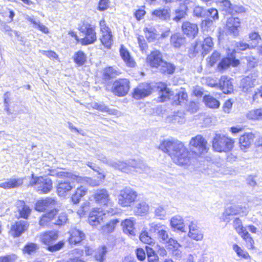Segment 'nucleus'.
<instances>
[{
	"mask_svg": "<svg viewBox=\"0 0 262 262\" xmlns=\"http://www.w3.org/2000/svg\"><path fill=\"white\" fill-rule=\"evenodd\" d=\"M185 120L184 115L182 112H177L166 118V121L168 123L182 124L184 123Z\"/></svg>",
	"mask_w": 262,
	"mask_h": 262,
	"instance_id": "obj_32",
	"label": "nucleus"
},
{
	"mask_svg": "<svg viewBox=\"0 0 262 262\" xmlns=\"http://www.w3.org/2000/svg\"><path fill=\"white\" fill-rule=\"evenodd\" d=\"M30 185L35 187L39 193H47L53 188V183L51 179L47 177H34L32 174Z\"/></svg>",
	"mask_w": 262,
	"mask_h": 262,
	"instance_id": "obj_4",
	"label": "nucleus"
},
{
	"mask_svg": "<svg viewBox=\"0 0 262 262\" xmlns=\"http://www.w3.org/2000/svg\"><path fill=\"white\" fill-rule=\"evenodd\" d=\"M246 117L250 120H261L262 107L249 111L246 114Z\"/></svg>",
	"mask_w": 262,
	"mask_h": 262,
	"instance_id": "obj_45",
	"label": "nucleus"
},
{
	"mask_svg": "<svg viewBox=\"0 0 262 262\" xmlns=\"http://www.w3.org/2000/svg\"><path fill=\"white\" fill-rule=\"evenodd\" d=\"M250 40L252 42L251 43L252 48H255L261 40V37L259 34L256 32H252L249 34Z\"/></svg>",
	"mask_w": 262,
	"mask_h": 262,
	"instance_id": "obj_53",
	"label": "nucleus"
},
{
	"mask_svg": "<svg viewBox=\"0 0 262 262\" xmlns=\"http://www.w3.org/2000/svg\"><path fill=\"white\" fill-rule=\"evenodd\" d=\"M222 4L225 7V10L230 14H233L234 11L235 12H241L243 11V8L238 7L237 6H235L233 10V9L231 8L230 2L228 0H224L222 2Z\"/></svg>",
	"mask_w": 262,
	"mask_h": 262,
	"instance_id": "obj_47",
	"label": "nucleus"
},
{
	"mask_svg": "<svg viewBox=\"0 0 262 262\" xmlns=\"http://www.w3.org/2000/svg\"><path fill=\"white\" fill-rule=\"evenodd\" d=\"M129 165H131V169L134 168L140 173L147 172L149 170V167L141 160H130Z\"/></svg>",
	"mask_w": 262,
	"mask_h": 262,
	"instance_id": "obj_28",
	"label": "nucleus"
},
{
	"mask_svg": "<svg viewBox=\"0 0 262 262\" xmlns=\"http://www.w3.org/2000/svg\"><path fill=\"white\" fill-rule=\"evenodd\" d=\"M145 36L149 41H153L159 37L156 29L152 27L146 28L144 29Z\"/></svg>",
	"mask_w": 262,
	"mask_h": 262,
	"instance_id": "obj_44",
	"label": "nucleus"
},
{
	"mask_svg": "<svg viewBox=\"0 0 262 262\" xmlns=\"http://www.w3.org/2000/svg\"><path fill=\"white\" fill-rule=\"evenodd\" d=\"M28 224L26 221H20L12 225L10 230L11 234L14 237L19 236L28 228Z\"/></svg>",
	"mask_w": 262,
	"mask_h": 262,
	"instance_id": "obj_17",
	"label": "nucleus"
},
{
	"mask_svg": "<svg viewBox=\"0 0 262 262\" xmlns=\"http://www.w3.org/2000/svg\"><path fill=\"white\" fill-rule=\"evenodd\" d=\"M151 93V88L148 83H141L135 89L133 95L136 99H140Z\"/></svg>",
	"mask_w": 262,
	"mask_h": 262,
	"instance_id": "obj_10",
	"label": "nucleus"
},
{
	"mask_svg": "<svg viewBox=\"0 0 262 262\" xmlns=\"http://www.w3.org/2000/svg\"><path fill=\"white\" fill-rule=\"evenodd\" d=\"M255 136L252 133H248L241 136L239 139V145L240 149L246 151L250 147L253 142Z\"/></svg>",
	"mask_w": 262,
	"mask_h": 262,
	"instance_id": "obj_14",
	"label": "nucleus"
},
{
	"mask_svg": "<svg viewBox=\"0 0 262 262\" xmlns=\"http://www.w3.org/2000/svg\"><path fill=\"white\" fill-rule=\"evenodd\" d=\"M84 37L81 38L80 42L82 45H88L94 43L97 39L95 30H92L83 34Z\"/></svg>",
	"mask_w": 262,
	"mask_h": 262,
	"instance_id": "obj_30",
	"label": "nucleus"
},
{
	"mask_svg": "<svg viewBox=\"0 0 262 262\" xmlns=\"http://www.w3.org/2000/svg\"><path fill=\"white\" fill-rule=\"evenodd\" d=\"M24 179L21 178H11L0 184V187L5 189L16 188L21 186Z\"/></svg>",
	"mask_w": 262,
	"mask_h": 262,
	"instance_id": "obj_26",
	"label": "nucleus"
},
{
	"mask_svg": "<svg viewBox=\"0 0 262 262\" xmlns=\"http://www.w3.org/2000/svg\"><path fill=\"white\" fill-rule=\"evenodd\" d=\"M213 47V42L212 38L210 36H206L204 38L203 42L196 40L193 47V50L195 53H200L204 56L212 49Z\"/></svg>",
	"mask_w": 262,
	"mask_h": 262,
	"instance_id": "obj_8",
	"label": "nucleus"
},
{
	"mask_svg": "<svg viewBox=\"0 0 262 262\" xmlns=\"http://www.w3.org/2000/svg\"><path fill=\"white\" fill-rule=\"evenodd\" d=\"M99 26L101 33V36L112 35L110 29L106 26L105 21L104 19H102L100 21Z\"/></svg>",
	"mask_w": 262,
	"mask_h": 262,
	"instance_id": "obj_54",
	"label": "nucleus"
},
{
	"mask_svg": "<svg viewBox=\"0 0 262 262\" xmlns=\"http://www.w3.org/2000/svg\"><path fill=\"white\" fill-rule=\"evenodd\" d=\"M159 148L167 154L172 161L178 165H187L190 163L189 151L181 141L165 140L161 142Z\"/></svg>",
	"mask_w": 262,
	"mask_h": 262,
	"instance_id": "obj_1",
	"label": "nucleus"
},
{
	"mask_svg": "<svg viewBox=\"0 0 262 262\" xmlns=\"http://www.w3.org/2000/svg\"><path fill=\"white\" fill-rule=\"evenodd\" d=\"M79 31L83 34L95 30V27L86 21H82L78 25Z\"/></svg>",
	"mask_w": 262,
	"mask_h": 262,
	"instance_id": "obj_48",
	"label": "nucleus"
},
{
	"mask_svg": "<svg viewBox=\"0 0 262 262\" xmlns=\"http://www.w3.org/2000/svg\"><path fill=\"white\" fill-rule=\"evenodd\" d=\"M137 193L130 187H125L120 191L118 196V203L123 207L130 206L136 199Z\"/></svg>",
	"mask_w": 262,
	"mask_h": 262,
	"instance_id": "obj_6",
	"label": "nucleus"
},
{
	"mask_svg": "<svg viewBox=\"0 0 262 262\" xmlns=\"http://www.w3.org/2000/svg\"><path fill=\"white\" fill-rule=\"evenodd\" d=\"M182 31L187 37L194 38L198 34L199 28L196 24L186 21L182 25Z\"/></svg>",
	"mask_w": 262,
	"mask_h": 262,
	"instance_id": "obj_11",
	"label": "nucleus"
},
{
	"mask_svg": "<svg viewBox=\"0 0 262 262\" xmlns=\"http://www.w3.org/2000/svg\"><path fill=\"white\" fill-rule=\"evenodd\" d=\"M130 89V82L126 78H120L115 80L113 84L112 92L116 96H125Z\"/></svg>",
	"mask_w": 262,
	"mask_h": 262,
	"instance_id": "obj_7",
	"label": "nucleus"
},
{
	"mask_svg": "<svg viewBox=\"0 0 262 262\" xmlns=\"http://www.w3.org/2000/svg\"><path fill=\"white\" fill-rule=\"evenodd\" d=\"M205 16L212 18L214 20L219 19L218 11L216 9L210 8L206 11Z\"/></svg>",
	"mask_w": 262,
	"mask_h": 262,
	"instance_id": "obj_63",
	"label": "nucleus"
},
{
	"mask_svg": "<svg viewBox=\"0 0 262 262\" xmlns=\"http://www.w3.org/2000/svg\"><path fill=\"white\" fill-rule=\"evenodd\" d=\"M220 87L225 94L231 93L233 91V85L231 79L225 76H223L220 80Z\"/></svg>",
	"mask_w": 262,
	"mask_h": 262,
	"instance_id": "obj_25",
	"label": "nucleus"
},
{
	"mask_svg": "<svg viewBox=\"0 0 262 262\" xmlns=\"http://www.w3.org/2000/svg\"><path fill=\"white\" fill-rule=\"evenodd\" d=\"M38 249V246L34 243L28 244L24 249V252L29 254H31L36 252Z\"/></svg>",
	"mask_w": 262,
	"mask_h": 262,
	"instance_id": "obj_59",
	"label": "nucleus"
},
{
	"mask_svg": "<svg viewBox=\"0 0 262 262\" xmlns=\"http://www.w3.org/2000/svg\"><path fill=\"white\" fill-rule=\"evenodd\" d=\"M55 204V200L51 198H46L43 200L37 201L35 206V209L38 211H43L49 207H53Z\"/></svg>",
	"mask_w": 262,
	"mask_h": 262,
	"instance_id": "obj_23",
	"label": "nucleus"
},
{
	"mask_svg": "<svg viewBox=\"0 0 262 262\" xmlns=\"http://www.w3.org/2000/svg\"><path fill=\"white\" fill-rule=\"evenodd\" d=\"M87 192V189L82 186H81L79 187H78L75 191V193L72 196L71 199L72 200V202L74 204L78 203L81 198Z\"/></svg>",
	"mask_w": 262,
	"mask_h": 262,
	"instance_id": "obj_38",
	"label": "nucleus"
},
{
	"mask_svg": "<svg viewBox=\"0 0 262 262\" xmlns=\"http://www.w3.org/2000/svg\"><path fill=\"white\" fill-rule=\"evenodd\" d=\"M160 101L163 102L170 99L171 92L167 87L164 85L163 88L159 92Z\"/></svg>",
	"mask_w": 262,
	"mask_h": 262,
	"instance_id": "obj_49",
	"label": "nucleus"
},
{
	"mask_svg": "<svg viewBox=\"0 0 262 262\" xmlns=\"http://www.w3.org/2000/svg\"><path fill=\"white\" fill-rule=\"evenodd\" d=\"M189 144L193 151L198 156H201L208 151L207 141L200 135L192 137Z\"/></svg>",
	"mask_w": 262,
	"mask_h": 262,
	"instance_id": "obj_5",
	"label": "nucleus"
},
{
	"mask_svg": "<svg viewBox=\"0 0 262 262\" xmlns=\"http://www.w3.org/2000/svg\"><path fill=\"white\" fill-rule=\"evenodd\" d=\"M189 229L188 233L189 237L196 241H201L203 239V233L199 230L198 227L193 221H191L189 225Z\"/></svg>",
	"mask_w": 262,
	"mask_h": 262,
	"instance_id": "obj_20",
	"label": "nucleus"
},
{
	"mask_svg": "<svg viewBox=\"0 0 262 262\" xmlns=\"http://www.w3.org/2000/svg\"><path fill=\"white\" fill-rule=\"evenodd\" d=\"M239 214V205L237 206H231L228 207L225 210L223 216L224 218L223 220L225 221L228 222V219L227 216L230 215H234Z\"/></svg>",
	"mask_w": 262,
	"mask_h": 262,
	"instance_id": "obj_43",
	"label": "nucleus"
},
{
	"mask_svg": "<svg viewBox=\"0 0 262 262\" xmlns=\"http://www.w3.org/2000/svg\"><path fill=\"white\" fill-rule=\"evenodd\" d=\"M257 75L255 73H253L244 78L241 82V86L243 91L245 92H247L251 88L254 87L257 83Z\"/></svg>",
	"mask_w": 262,
	"mask_h": 262,
	"instance_id": "obj_13",
	"label": "nucleus"
},
{
	"mask_svg": "<svg viewBox=\"0 0 262 262\" xmlns=\"http://www.w3.org/2000/svg\"><path fill=\"white\" fill-rule=\"evenodd\" d=\"M70 236L69 238V244L71 245H76L81 242L84 238L85 235L82 231L73 228L69 231Z\"/></svg>",
	"mask_w": 262,
	"mask_h": 262,
	"instance_id": "obj_19",
	"label": "nucleus"
},
{
	"mask_svg": "<svg viewBox=\"0 0 262 262\" xmlns=\"http://www.w3.org/2000/svg\"><path fill=\"white\" fill-rule=\"evenodd\" d=\"M100 40L102 44L107 49L111 48L113 41L112 35L101 36Z\"/></svg>",
	"mask_w": 262,
	"mask_h": 262,
	"instance_id": "obj_56",
	"label": "nucleus"
},
{
	"mask_svg": "<svg viewBox=\"0 0 262 262\" xmlns=\"http://www.w3.org/2000/svg\"><path fill=\"white\" fill-rule=\"evenodd\" d=\"M155 215L160 220H164L166 216V210L162 206H158L155 210Z\"/></svg>",
	"mask_w": 262,
	"mask_h": 262,
	"instance_id": "obj_61",
	"label": "nucleus"
},
{
	"mask_svg": "<svg viewBox=\"0 0 262 262\" xmlns=\"http://www.w3.org/2000/svg\"><path fill=\"white\" fill-rule=\"evenodd\" d=\"M103 73L105 78H110L118 75L121 73L117 68L108 67L104 70Z\"/></svg>",
	"mask_w": 262,
	"mask_h": 262,
	"instance_id": "obj_50",
	"label": "nucleus"
},
{
	"mask_svg": "<svg viewBox=\"0 0 262 262\" xmlns=\"http://www.w3.org/2000/svg\"><path fill=\"white\" fill-rule=\"evenodd\" d=\"M119 222L117 219H114L108 222L105 225L101 227V230L104 233H110L113 232L116 225Z\"/></svg>",
	"mask_w": 262,
	"mask_h": 262,
	"instance_id": "obj_41",
	"label": "nucleus"
},
{
	"mask_svg": "<svg viewBox=\"0 0 262 262\" xmlns=\"http://www.w3.org/2000/svg\"><path fill=\"white\" fill-rule=\"evenodd\" d=\"M92 107L93 108L98 110L102 112H106L109 114L111 115H116L117 114V111L115 110H111L107 106H106L103 103H94L91 105Z\"/></svg>",
	"mask_w": 262,
	"mask_h": 262,
	"instance_id": "obj_40",
	"label": "nucleus"
},
{
	"mask_svg": "<svg viewBox=\"0 0 262 262\" xmlns=\"http://www.w3.org/2000/svg\"><path fill=\"white\" fill-rule=\"evenodd\" d=\"M160 67V71L163 73L172 74L175 70V67L171 63L163 61Z\"/></svg>",
	"mask_w": 262,
	"mask_h": 262,
	"instance_id": "obj_46",
	"label": "nucleus"
},
{
	"mask_svg": "<svg viewBox=\"0 0 262 262\" xmlns=\"http://www.w3.org/2000/svg\"><path fill=\"white\" fill-rule=\"evenodd\" d=\"M220 57V54L214 51L209 58L207 60L208 63L211 66H213L219 60Z\"/></svg>",
	"mask_w": 262,
	"mask_h": 262,
	"instance_id": "obj_62",
	"label": "nucleus"
},
{
	"mask_svg": "<svg viewBox=\"0 0 262 262\" xmlns=\"http://www.w3.org/2000/svg\"><path fill=\"white\" fill-rule=\"evenodd\" d=\"M136 207L137 212L140 214L146 213L149 209L148 205L144 202L139 203Z\"/></svg>",
	"mask_w": 262,
	"mask_h": 262,
	"instance_id": "obj_58",
	"label": "nucleus"
},
{
	"mask_svg": "<svg viewBox=\"0 0 262 262\" xmlns=\"http://www.w3.org/2000/svg\"><path fill=\"white\" fill-rule=\"evenodd\" d=\"M233 227L237 233L241 232L244 227L243 226L242 221L239 218H236L233 221Z\"/></svg>",
	"mask_w": 262,
	"mask_h": 262,
	"instance_id": "obj_64",
	"label": "nucleus"
},
{
	"mask_svg": "<svg viewBox=\"0 0 262 262\" xmlns=\"http://www.w3.org/2000/svg\"><path fill=\"white\" fill-rule=\"evenodd\" d=\"M233 249L236 253L237 255L239 257H241L245 259H248L250 257V256L248 252L244 251L236 244H234L233 245Z\"/></svg>",
	"mask_w": 262,
	"mask_h": 262,
	"instance_id": "obj_55",
	"label": "nucleus"
},
{
	"mask_svg": "<svg viewBox=\"0 0 262 262\" xmlns=\"http://www.w3.org/2000/svg\"><path fill=\"white\" fill-rule=\"evenodd\" d=\"M56 213V210H52L42 215L39 220V225L41 226H48L54 219Z\"/></svg>",
	"mask_w": 262,
	"mask_h": 262,
	"instance_id": "obj_31",
	"label": "nucleus"
},
{
	"mask_svg": "<svg viewBox=\"0 0 262 262\" xmlns=\"http://www.w3.org/2000/svg\"><path fill=\"white\" fill-rule=\"evenodd\" d=\"M152 15L161 20H166L170 18V11L167 9H156L152 11Z\"/></svg>",
	"mask_w": 262,
	"mask_h": 262,
	"instance_id": "obj_33",
	"label": "nucleus"
},
{
	"mask_svg": "<svg viewBox=\"0 0 262 262\" xmlns=\"http://www.w3.org/2000/svg\"><path fill=\"white\" fill-rule=\"evenodd\" d=\"M95 201L102 205H107L110 203V195L105 189L97 190L93 195Z\"/></svg>",
	"mask_w": 262,
	"mask_h": 262,
	"instance_id": "obj_16",
	"label": "nucleus"
},
{
	"mask_svg": "<svg viewBox=\"0 0 262 262\" xmlns=\"http://www.w3.org/2000/svg\"><path fill=\"white\" fill-rule=\"evenodd\" d=\"M146 251L148 262H158L159 260L157 254L155 251L148 246H146Z\"/></svg>",
	"mask_w": 262,
	"mask_h": 262,
	"instance_id": "obj_51",
	"label": "nucleus"
},
{
	"mask_svg": "<svg viewBox=\"0 0 262 262\" xmlns=\"http://www.w3.org/2000/svg\"><path fill=\"white\" fill-rule=\"evenodd\" d=\"M186 41V39L180 34H174L171 36L170 42L174 48H180Z\"/></svg>",
	"mask_w": 262,
	"mask_h": 262,
	"instance_id": "obj_34",
	"label": "nucleus"
},
{
	"mask_svg": "<svg viewBox=\"0 0 262 262\" xmlns=\"http://www.w3.org/2000/svg\"><path fill=\"white\" fill-rule=\"evenodd\" d=\"M97 213L96 210H93L90 214L89 217V224L92 225V226H97L100 223L99 222V220H97V219H96V216H97V214H96Z\"/></svg>",
	"mask_w": 262,
	"mask_h": 262,
	"instance_id": "obj_57",
	"label": "nucleus"
},
{
	"mask_svg": "<svg viewBox=\"0 0 262 262\" xmlns=\"http://www.w3.org/2000/svg\"><path fill=\"white\" fill-rule=\"evenodd\" d=\"M241 22L238 18L229 17L226 23V29L234 36L238 35V29L240 27Z\"/></svg>",
	"mask_w": 262,
	"mask_h": 262,
	"instance_id": "obj_21",
	"label": "nucleus"
},
{
	"mask_svg": "<svg viewBox=\"0 0 262 262\" xmlns=\"http://www.w3.org/2000/svg\"><path fill=\"white\" fill-rule=\"evenodd\" d=\"M119 52L122 60L127 66L134 67L136 66V62L130 56L128 50L123 45L121 46Z\"/></svg>",
	"mask_w": 262,
	"mask_h": 262,
	"instance_id": "obj_22",
	"label": "nucleus"
},
{
	"mask_svg": "<svg viewBox=\"0 0 262 262\" xmlns=\"http://www.w3.org/2000/svg\"><path fill=\"white\" fill-rule=\"evenodd\" d=\"M24 17L26 20L33 25V28L39 30L45 34L49 33V29L46 26L42 24L39 20L35 19L33 16H31L28 15H25Z\"/></svg>",
	"mask_w": 262,
	"mask_h": 262,
	"instance_id": "obj_24",
	"label": "nucleus"
},
{
	"mask_svg": "<svg viewBox=\"0 0 262 262\" xmlns=\"http://www.w3.org/2000/svg\"><path fill=\"white\" fill-rule=\"evenodd\" d=\"M158 238L163 243H166L170 238L166 226L158 232Z\"/></svg>",
	"mask_w": 262,
	"mask_h": 262,
	"instance_id": "obj_52",
	"label": "nucleus"
},
{
	"mask_svg": "<svg viewBox=\"0 0 262 262\" xmlns=\"http://www.w3.org/2000/svg\"><path fill=\"white\" fill-rule=\"evenodd\" d=\"M110 165L115 169H118L124 172H132L131 165H129V161L124 162L120 161H110Z\"/></svg>",
	"mask_w": 262,
	"mask_h": 262,
	"instance_id": "obj_27",
	"label": "nucleus"
},
{
	"mask_svg": "<svg viewBox=\"0 0 262 262\" xmlns=\"http://www.w3.org/2000/svg\"><path fill=\"white\" fill-rule=\"evenodd\" d=\"M170 225L171 228L174 230L186 232V227L184 225L183 217L179 215L172 216L170 220Z\"/></svg>",
	"mask_w": 262,
	"mask_h": 262,
	"instance_id": "obj_18",
	"label": "nucleus"
},
{
	"mask_svg": "<svg viewBox=\"0 0 262 262\" xmlns=\"http://www.w3.org/2000/svg\"><path fill=\"white\" fill-rule=\"evenodd\" d=\"M164 61L161 53L155 50L150 53L146 58V62L151 67L158 68Z\"/></svg>",
	"mask_w": 262,
	"mask_h": 262,
	"instance_id": "obj_12",
	"label": "nucleus"
},
{
	"mask_svg": "<svg viewBox=\"0 0 262 262\" xmlns=\"http://www.w3.org/2000/svg\"><path fill=\"white\" fill-rule=\"evenodd\" d=\"M17 205L20 216L25 219H28L31 212L30 207L22 201H18L17 202Z\"/></svg>",
	"mask_w": 262,
	"mask_h": 262,
	"instance_id": "obj_29",
	"label": "nucleus"
},
{
	"mask_svg": "<svg viewBox=\"0 0 262 262\" xmlns=\"http://www.w3.org/2000/svg\"><path fill=\"white\" fill-rule=\"evenodd\" d=\"M86 54L80 51L75 52L72 57L74 62L78 66L83 65L86 61Z\"/></svg>",
	"mask_w": 262,
	"mask_h": 262,
	"instance_id": "obj_35",
	"label": "nucleus"
},
{
	"mask_svg": "<svg viewBox=\"0 0 262 262\" xmlns=\"http://www.w3.org/2000/svg\"><path fill=\"white\" fill-rule=\"evenodd\" d=\"M227 54L229 57L223 59L218 66V68L220 70L227 69L230 66L235 67L239 64V61L237 59H235L234 58V50L231 51L230 49H228Z\"/></svg>",
	"mask_w": 262,
	"mask_h": 262,
	"instance_id": "obj_9",
	"label": "nucleus"
},
{
	"mask_svg": "<svg viewBox=\"0 0 262 262\" xmlns=\"http://www.w3.org/2000/svg\"><path fill=\"white\" fill-rule=\"evenodd\" d=\"M204 101L206 106L212 108H217L220 106L219 101L212 96L206 95L204 97Z\"/></svg>",
	"mask_w": 262,
	"mask_h": 262,
	"instance_id": "obj_42",
	"label": "nucleus"
},
{
	"mask_svg": "<svg viewBox=\"0 0 262 262\" xmlns=\"http://www.w3.org/2000/svg\"><path fill=\"white\" fill-rule=\"evenodd\" d=\"M234 139L220 134H215L212 142L213 149L220 152L231 151L234 147Z\"/></svg>",
	"mask_w": 262,
	"mask_h": 262,
	"instance_id": "obj_3",
	"label": "nucleus"
},
{
	"mask_svg": "<svg viewBox=\"0 0 262 262\" xmlns=\"http://www.w3.org/2000/svg\"><path fill=\"white\" fill-rule=\"evenodd\" d=\"M140 239L142 243L149 245L153 243V239L149 236L146 231H143L140 234Z\"/></svg>",
	"mask_w": 262,
	"mask_h": 262,
	"instance_id": "obj_60",
	"label": "nucleus"
},
{
	"mask_svg": "<svg viewBox=\"0 0 262 262\" xmlns=\"http://www.w3.org/2000/svg\"><path fill=\"white\" fill-rule=\"evenodd\" d=\"M57 175L60 178L57 186V193L60 196H64L68 192L75 187V182L82 183L83 180L81 177L64 171L59 172Z\"/></svg>",
	"mask_w": 262,
	"mask_h": 262,
	"instance_id": "obj_2",
	"label": "nucleus"
},
{
	"mask_svg": "<svg viewBox=\"0 0 262 262\" xmlns=\"http://www.w3.org/2000/svg\"><path fill=\"white\" fill-rule=\"evenodd\" d=\"M176 99L173 103L176 105H182L185 104L187 100L188 96L184 89L181 90L176 94Z\"/></svg>",
	"mask_w": 262,
	"mask_h": 262,
	"instance_id": "obj_39",
	"label": "nucleus"
},
{
	"mask_svg": "<svg viewBox=\"0 0 262 262\" xmlns=\"http://www.w3.org/2000/svg\"><path fill=\"white\" fill-rule=\"evenodd\" d=\"M58 237V233L56 231H50L42 233L39 235V239L41 242L48 246H50L52 243L56 241Z\"/></svg>",
	"mask_w": 262,
	"mask_h": 262,
	"instance_id": "obj_15",
	"label": "nucleus"
},
{
	"mask_svg": "<svg viewBox=\"0 0 262 262\" xmlns=\"http://www.w3.org/2000/svg\"><path fill=\"white\" fill-rule=\"evenodd\" d=\"M107 252V248L104 246H100L96 251L95 258L99 262H103L105 259L106 254Z\"/></svg>",
	"mask_w": 262,
	"mask_h": 262,
	"instance_id": "obj_36",
	"label": "nucleus"
},
{
	"mask_svg": "<svg viewBox=\"0 0 262 262\" xmlns=\"http://www.w3.org/2000/svg\"><path fill=\"white\" fill-rule=\"evenodd\" d=\"M134 225L135 221L133 218L126 219L122 223L124 231L129 234H134Z\"/></svg>",
	"mask_w": 262,
	"mask_h": 262,
	"instance_id": "obj_37",
	"label": "nucleus"
}]
</instances>
